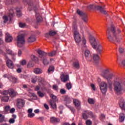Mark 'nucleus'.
<instances>
[{
    "label": "nucleus",
    "mask_w": 125,
    "mask_h": 125,
    "mask_svg": "<svg viewBox=\"0 0 125 125\" xmlns=\"http://www.w3.org/2000/svg\"><path fill=\"white\" fill-rule=\"evenodd\" d=\"M0 118H1L0 121L2 122L4 121V116H2V114H0Z\"/></svg>",
    "instance_id": "6e6d98bb"
},
{
    "label": "nucleus",
    "mask_w": 125,
    "mask_h": 125,
    "mask_svg": "<svg viewBox=\"0 0 125 125\" xmlns=\"http://www.w3.org/2000/svg\"><path fill=\"white\" fill-rule=\"evenodd\" d=\"M72 31L76 42L80 43V42H82V37H81V34H80V32H79V30H78L77 22L76 21L73 22Z\"/></svg>",
    "instance_id": "20e7f679"
},
{
    "label": "nucleus",
    "mask_w": 125,
    "mask_h": 125,
    "mask_svg": "<svg viewBox=\"0 0 125 125\" xmlns=\"http://www.w3.org/2000/svg\"><path fill=\"white\" fill-rule=\"evenodd\" d=\"M65 101H71V99L68 97H65Z\"/></svg>",
    "instance_id": "338daca9"
},
{
    "label": "nucleus",
    "mask_w": 125,
    "mask_h": 125,
    "mask_svg": "<svg viewBox=\"0 0 125 125\" xmlns=\"http://www.w3.org/2000/svg\"><path fill=\"white\" fill-rule=\"evenodd\" d=\"M12 82L13 83H16L17 82V79L14 77H12Z\"/></svg>",
    "instance_id": "603ef678"
},
{
    "label": "nucleus",
    "mask_w": 125,
    "mask_h": 125,
    "mask_svg": "<svg viewBox=\"0 0 125 125\" xmlns=\"http://www.w3.org/2000/svg\"><path fill=\"white\" fill-rule=\"evenodd\" d=\"M15 112V109L14 108H12L10 110V113H14Z\"/></svg>",
    "instance_id": "052dcab7"
},
{
    "label": "nucleus",
    "mask_w": 125,
    "mask_h": 125,
    "mask_svg": "<svg viewBox=\"0 0 125 125\" xmlns=\"http://www.w3.org/2000/svg\"><path fill=\"white\" fill-rule=\"evenodd\" d=\"M60 93L61 94H65L66 93V90L65 89H61Z\"/></svg>",
    "instance_id": "3c124183"
},
{
    "label": "nucleus",
    "mask_w": 125,
    "mask_h": 125,
    "mask_svg": "<svg viewBox=\"0 0 125 125\" xmlns=\"http://www.w3.org/2000/svg\"><path fill=\"white\" fill-rule=\"evenodd\" d=\"M73 66L76 69H80V62H79V61H77L73 62Z\"/></svg>",
    "instance_id": "b1692460"
},
{
    "label": "nucleus",
    "mask_w": 125,
    "mask_h": 125,
    "mask_svg": "<svg viewBox=\"0 0 125 125\" xmlns=\"http://www.w3.org/2000/svg\"><path fill=\"white\" fill-rule=\"evenodd\" d=\"M89 116H90L91 118L93 119V120H95V119H96V116L94 115V114L92 113V112H89Z\"/></svg>",
    "instance_id": "58836bf2"
},
{
    "label": "nucleus",
    "mask_w": 125,
    "mask_h": 125,
    "mask_svg": "<svg viewBox=\"0 0 125 125\" xmlns=\"http://www.w3.org/2000/svg\"><path fill=\"white\" fill-rule=\"evenodd\" d=\"M124 48H122V47H120L119 48V52L120 53H124Z\"/></svg>",
    "instance_id": "4d7b16f0"
},
{
    "label": "nucleus",
    "mask_w": 125,
    "mask_h": 125,
    "mask_svg": "<svg viewBox=\"0 0 125 125\" xmlns=\"http://www.w3.org/2000/svg\"><path fill=\"white\" fill-rule=\"evenodd\" d=\"M53 88L55 90H58V86H57V85H53Z\"/></svg>",
    "instance_id": "5fc2aeb1"
},
{
    "label": "nucleus",
    "mask_w": 125,
    "mask_h": 125,
    "mask_svg": "<svg viewBox=\"0 0 125 125\" xmlns=\"http://www.w3.org/2000/svg\"><path fill=\"white\" fill-rule=\"evenodd\" d=\"M125 114L124 113H120L119 116V121L121 123H123L125 121Z\"/></svg>",
    "instance_id": "bb28decb"
},
{
    "label": "nucleus",
    "mask_w": 125,
    "mask_h": 125,
    "mask_svg": "<svg viewBox=\"0 0 125 125\" xmlns=\"http://www.w3.org/2000/svg\"><path fill=\"white\" fill-rule=\"evenodd\" d=\"M37 53L39 54V57L40 58H42V57L45 55V52H44L43 51H42L41 50H38L37 51Z\"/></svg>",
    "instance_id": "412c9836"
},
{
    "label": "nucleus",
    "mask_w": 125,
    "mask_h": 125,
    "mask_svg": "<svg viewBox=\"0 0 125 125\" xmlns=\"http://www.w3.org/2000/svg\"><path fill=\"white\" fill-rule=\"evenodd\" d=\"M31 59L32 61H34L36 63H38V62H39V59L35 55L31 56Z\"/></svg>",
    "instance_id": "7c9ffc66"
},
{
    "label": "nucleus",
    "mask_w": 125,
    "mask_h": 125,
    "mask_svg": "<svg viewBox=\"0 0 125 125\" xmlns=\"http://www.w3.org/2000/svg\"><path fill=\"white\" fill-rule=\"evenodd\" d=\"M49 36H50V34H49V33H47L45 34V38H49Z\"/></svg>",
    "instance_id": "0e129e2a"
},
{
    "label": "nucleus",
    "mask_w": 125,
    "mask_h": 125,
    "mask_svg": "<svg viewBox=\"0 0 125 125\" xmlns=\"http://www.w3.org/2000/svg\"><path fill=\"white\" fill-rule=\"evenodd\" d=\"M88 9H97V10H99L102 14H104L105 17H108L109 16V14L107 12V11H105L104 10V8H103L101 6H95L94 5H90L87 6Z\"/></svg>",
    "instance_id": "39448f33"
},
{
    "label": "nucleus",
    "mask_w": 125,
    "mask_h": 125,
    "mask_svg": "<svg viewBox=\"0 0 125 125\" xmlns=\"http://www.w3.org/2000/svg\"><path fill=\"white\" fill-rule=\"evenodd\" d=\"M125 82L119 77H116L114 80L113 86L116 92L119 93L123 91V86L125 85Z\"/></svg>",
    "instance_id": "f03ea898"
},
{
    "label": "nucleus",
    "mask_w": 125,
    "mask_h": 125,
    "mask_svg": "<svg viewBox=\"0 0 125 125\" xmlns=\"http://www.w3.org/2000/svg\"><path fill=\"white\" fill-rule=\"evenodd\" d=\"M15 122V120L13 118H11L9 120V123L10 124H14Z\"/></svg>",
    "instance_id": "09e8293b"
},
{
    "label": "nucleus",
    "mask_w": 125,
    "mask_h": 125,
    "mask_svg": "<svg viewBox=\"0 0 125 125\" xmlns=\"http://www.w3.org/2000/svg\"><path fill=\"white\" fill-rule=\"evenodd\" d=\"M77 13H78V15H80V16H82V20L85 23H87L88 20L87 19V15L86 14H85V13L78 9L77 10Z\"/></svg>",
    "instance_id": "0eeeda50"
},
{
    "label": "nucleus",
    "mask_w": 125,
    "mask_h": 125,
    "mask_svg": "<svg viewBox=\"0 0 125 125\" xmlns=\"http://www.w3.org/2000/svg\"><path fill=\"white\" fill-rule=\"evenodd\" d=\"M88 102L89 104H94L95 103L94 99L89 98L88 99Z\"/></svg>",
    "instance_id": "79ce46f5"
},
{
    "label": "nucleus",
    "mask_w": 125,
    "mask_h": 125,
    "mask_svg": "<svg viewBox=\"0 0 125 125\" xmlns=\"http://www.w3.org/2000/svg\"><path fill=\"white\" fill-rule=\"evenodd\" d=\"M40 87L37 85L35 87V90H36V91H39V90H40Z\"/></svg>",
    "instance_id": "bf43d9fd"
},
{
    "label": "nucleus",
    "mask_w": 125,
    "mask_h": 125,
    "mask_svg": "<svg viewBox=\"0 0 125 125\" xmlns=\"http://www.w3.org/2000/svg\"><path fill=\"white\" fill-rule=\"evenodd\" d=\"M19 26L21 28H25L26 27V23L20 22Z\"/></svg>",
    "instance_id": "c03bdc74"
},
{
    "label": "nucleus",
    "mask_w": 125,
    "mask_h": 125,
    "mask_svg": "<svg viewBox=\"0 0 125 125\" xmlns=\"http://www.w3.org/2000/svg\"><path fill=\"white\" fill-rule=\"evenodd\" d=\"M89 116V112L88 111H84L82 114V117L84 120H87Z\"/></svg>",
    "instance_id": "f3484780"
},
{
    "label": "nucleus",
    "mask_w": 125,
    "mask_h": 125,
    "mask_svg": "<svg viewBox=\"0 0 125 125\" xmlns=\"http://www.w3.org/2000/svg\"><path fill=\"white\" fill-rule=\"evenodd\" d=\"M33 117H35V113H28V118H33Z\"/></svg>",
    "instance_id": "8fccbe9b"
},
{
    "label": "nucleus",
    "mask_w": 125,
    "mask_h": 125,
    "mask_svg": "<svg viewBox=\"0 0 125 125\" xmlns=\"http://www.w3.org/2000/svg\"><path fill=\"white\" fill-rule=\"evenodd\" d=\"M17 42L18 47H22L25 44V34H20L17 37Z\"/></svg>",
    "instance_id": "423d86ee"
},
{
    "label": "nucleus",
    "mask_w": 125,
    "mask_h": 125,
    "mask_svg": "<svg viewBox=\"0 0 125 125\" xmlns=\"http://www.w3.org/2000/svg\"><path fill=\"white\" fill-rule=\"evenodd\" d=\"M86 125H92V122L90 120H88L85 122Z\"/></svg>",
    "instance_id": "49530a36"
},
{
    "label": "nucleus",
    "mask_w": 125,
    "mask_h": 125,
    "mask_svg": "<svg viewBox=\"0 0 125 125\" xmlns=\"http://www.w3.org/2000/svg\"><path fill=\"white\" fill-rule=\"evenodd\" d=\"M66 87L68 90L71 89L72 88V84L70 83H67L66 84Z\"/></svg>",
    "instance_id": "a19ab883"
},
{
    "label": "nucleus",
    "mask_w": 125,
    "mask_h": 125,
    "mask_svg": "<svg viewBox=\"0 0 125 125\" xmlns=\"http://www.w3.org/2000/svg\"><path fill=\"white\" fill-rule=\"evenodd\" d=\"M6 52H7V53H8V54H9V55H11V56H12V59H15L14 58V56H15V55H16V54L13 53V52H12V51H11V50H10L8 48H6Z\"/></svg>",
    "instance_id": "a211bd4d"
},
{
    "label": "nucleus",
    "mask_w": 125,
    "mask_h": 125,
    "mask_svg": "<svg viewBox=\"0 0 125 125\" xmlns=\"http://www.w3.org/2000/svg\"><path fill=\"white\" fill-rule=\"evenodd\" d=\"M27 68H32L34 67V63L32 62H29L27 64Z\"/></svg>",
    "instance_id": "ea45409f"
},
{
    "label": "nucleus",
    "mask_w": 125,
    "mask_h": 125,
    "mask_svg": "<svg viewBox=\"0 0 125 125\" xmlns=\"http://www.w3.org/2000/svg\"><path fill=\"white\" fill-rule=\"evenodd\" d=\"M24 104H25V102L23 100L21 99L17 100V106L19 109H21V108L24 107Z\"/></svg>",
    "instance_id": "9b49d317"
},
{
    "label": "nucleus",
    "mask_w": 125,
    "mask_h": 125,
    "mask_svg": "<svg viewBox=\"0 0 125 125\" xmlns=\"http://www.w3.org/2000/svg\"><path fill=\"white\" fill-rule=\"evenodd\" d=\"M73 104L78 110H80V109H81V102L78 100L74 99L73 100Z\"/></svg>",
    "instance_id": "4468645a"
},
{
    "label": "nucleus",
    "mask_w": 125,
    "mask_h": 125,
    "mask_svg": "<svg viewBox=\"0 0 125 125\" xmlns=\"http://www.w3.org/2000/svg\"><path fill=\"white\" fill-rule=\"evenodd\" d=\"M3 19L4 20V23H6L7 21H8V18L6 16H4L3 17Z\"/></svg>",
    "instance_id": "de8ad7c7"
},
{
    "label": "nucleus",
    "mask_w": 125,
    "mask_h": 125,
    "mask_svg": "<svg viewBox=\"0 0 125 125\" xmlns=\"http://www.w3.org/2000/svg\"><path fill=\"white\" fill-rule=\"evenodd\" d=\"M83 50H85L84 56L86 60L89 62H90L91 60H92V56H91L90 51H89L88 49H84Z\"/></svg>",
    "instance_id": "6e6552de"
},
{
    "label": "nucleus",
    "mask_w": 125,
    "mask_h": 125,
    "mask_svg": "<svg viewBox=\"0 0 125 125\" xmlns=\"http://www.w3.org/2000/svg\"><path fill=\"white\" fill-rule=\"evenodd\" d=\"M36 16L38 22H42V17L40 15V14L36 13Z\"/></svg>",
    "instance_id": "a878e982"
},
{
    "label": "nucleus",
    "mask_w": 125,
    "mask_h": 125,
    "mask_svg": "<svg viewBox=\"0 0 125 125\" xmlns=\"http://www.w3.org/2000/svg\"><path fill=\"white\" fill-rule=\"evenodd\" d=\"M100 89L102 93H106L107 91V83L103 82L100 84Z\"/></svg>",
    "instance_id": "1a4fd4ad"
},
{
    "label": "nucleus",
    "mask_w": 125,
    "mask_h": 125,
    "mask_svg": "<svg viewBox=\"0 0 125 125\" xmlns=\"http://www.w3.org/2000/svg\"><path fill=\"white\" fill-rule=\"evenodd\" d=\"M28 4L29 5H31V4H33V0H30L28 2Z\"/></svg>",
    "instance_id": "774afa93"
},
{
    "label": "nucleus",
    "mask_w": 125,
    "mask_h": 125,
    "mask_svg": "<svg viewBox=\"0 0 125 125\" xmlns=\"http://www.w3.org/2000/svg\"><path fill=\"white\" fill-rule=\"evenodd\" d=\"M110 73V70L109 69H105L102 72L101 75L102 77L104 78L105 79H106L107 77H108V75H109Z\"/></svg>",
    "instance_id": "2eb2a0df"
},
{
    "label": "nucleus",
    "mask_w": 125,
    "mask_h": 125,
    "mask_svg": "<svg viewBox=\"0 0 125 125\" xmlns=\"http://www.w3.org/2000/svg\"><path fill=\"white\" fill-rule=\"evenodd\" d=\"M51 72H54V66L53 65L50 66L48 69V74L50 73Z\"/></svg>",
    "instance_id": "2f4dec72"
},
{
    "label": "nucleus",
    "mask_w": 125,
    "mask_h": 125,
    "mask_svg": "<svg viewBox=\"0 0 125 125\" xmlns=\"http://www.w3.org/2000/svg\"><path fill=\"white\" fill-rule=\"evenodd\" d=\"M56 55V51H52L49 53H48V56L52 57Z\"/></svg>",
    "instance_id": "72a5a7b5"
},
{
    "label": "nucleus",
    "mask_w": 125,
    "mask_h": 125,
    "mask_svg": "<svg viewBox=\"0 0 125 125\" xmlns=\"http://www.w3.org/2000/svg\"><path fill=\"white\" fill-rule=\"evenodd\" d=\"M49 32L50 36H55V35L57 34L56 31H54L53 30L49 31Z\"/></svg>",
    "instance_id": "4c0bfd02"
},
{
    "label": "nucleus",
    "mask_w": 125,
    "mask_h": 125,
    "mask_svg": "<svg viewBox=\"0 0 125 125\" xmlns=\"http://www.w3.org/2000/svg\"><path fill=\"white\" fill-rule=\"evenodd\" d=\"M83 47H82V49L84 50V49H86V46L85 45V44L86 43V40H85V39H83Z\"/></svg>",
    "instance_id": "f704fd0d"
},
{
    "label": "nucleus",
    "mask_w": 125,
    "mask_h": 125,
    "mask_svg": "<svg viewBox=\"0 0 125 125\" xmlns=\"http://www.w3.org/2000/svg\"><path fill=\"white\" fill-rule=\"evenodd\" d=\"M35 74H42V70L40 68H36L34 70Z\"/></svg>",
    "instance_id": "e433bc0d"
},
{
    "label": "nucleus",
    "mask_w": 125,
    "mask_h": 125,
    "mask_svg": "<svg viewBox=\"0 0 125 125\" xmlns=\"http://www.w3.org/2000/svg\"><path fill=\"white\" fill-rule=\"evenodd\" d=\"M60 79L62 83H66L69 81V75L62 73L61 75Z\"/></svg>",
    "instance_id": "9d476101"
},
{
    "label": "nucleus",
    "mask_w": 125,
    "mask_h": 125,
    "mask_svg": "<svg viewBox=\"0 0 125 125\" xmlns=\"http://www.w3.org/2000/svg\"><path fill=\"white\" fill-rule=\"evenodd\" d=\"M28 114H30L32 113V112H33V109L32 108H29L28 111H27Z\"/></svg>",
    "instance_id": "e2e57ef3"
},
{
    "label": "nucleus",
    "mask_w": 125,
    "mask_h": 125,
    "mask_svg": "<svg viewBox=\"0 0 125 125\" xmlns=\"http://www.w3.org/2000/svg\"><path fill=\"white\" fill-rule=\"evenodd\" d=\"M90 42L95 49H96L97 52L99 54H101L103 51V46L100 44L99 41L96 40L94 37H91L90 39Z\"/></svg>",
    "instance_id": "7ed1b4c3"
},
{
    "label": "nucleus",
    "mask_w": 125,
    "mask_h": 125,
    "mask_svg": "<svg viewBox=\"0 0 125 125\" xmlns=\"http://www.w3.org/2000/svg\"><path fill=\"white\" fill-rule=\"evenodd\" d=\"M37 93L40 97H43L44 96V94L41 92V91H38Z\"/></svg>",
    "instance_id": "a18cd8bd"
},
{
    "label": "nucleus",
    "mask_w": 125,
    "mask_h": 125,
    "mask_svg": "<svg viewBox=\"0 0 125 125\" xmlns=\"http://www.w3.org/2000/svg\"><path fill=\"white\" fill-rule=\"evenodd\" d=\"M14 10H15V9H11L9 10V11H11V12L9 14V16H8V17L10 18V20H11V18L13 17V15L14 14V12L13 11H14Z\"/></svg>",
    "instance_id": "cd10ccee"
},
{
    "label": "nucleus",
    "mask_w": 125,
    "mask_h": 125,
    "mask_svg": "<svg viewBox=\"0 0 125 125\" xmlns=\"http://www.w3.org/2000/svg\"><path fill=\"white\" fill-rule=\"evenodd\" d=\"M21 54H22V51H21V50H19L18 52V56H21Z\"/></svg>",
    "instance_id": "69168bd1"
},
{
    "label": "nucleus",
    "mask_w": 125,
    "mask_h": 125,
    "mask_svg": "<svg viewBox=\"0 0 125 125\" xmlns=\"http://www.w3.org/2000/svg\"><path fill=\"white\" fill-rule=\"evenodd\" d=\"M27 42H36V37L34 35L31 36L28 38Z\"/></svg>",
    "instance_id": "aec40b11"
},
{
    "label": "nucleus",
    "mask_w": 125,
    "mask_h": 125,
    "mask_svg": "<svg viewBox=\"0 0 125 125\" xmlns=\"http://www.w3.org/2000/svg\"><path fill=\"white\" fill-rule=\"evenodd\" d=\"M4 110L5 112H8L10 110V106L9 105H7L4 107Z\"/></svg>",
    "instance_id": "37998d69"
},
{
    "label": "nucleus",
    "mask_w": 125,
    "mask_h": 125,
    "mask_svg": "<svg viewBox=\"0 0 125 125\" xmlns=\"http://www.w3.org/2000/svg\"><path fill=\"white\" fill-rule=\"evenodd\" d=\"M50 97L51 98H52V100L54 102H56V101H58V99H57V97H56L55 95L54 94H50Z\"/></svg>",
    "instance_id": "c756f323"
},
{
    "label": "nucleus",
    "mask_w": 125,
    "mask_h": 125,
    "mask_svg": "<svg viewBox=\"0 0 125 125\" xmlns=\"http://www.w3.org/2000/svg\"><path fill=\"white\" fill-rule=\"evenodd\" d=\"M50 122L51 123H59L60 122V120L55 117H51L50 119Z\"/></svg>",
    "instance_id": "5701e85b"
},
{
    "label": "nucleus",
    "mask_w": 125,
    "mask_h": 125,
    "mask_svg": "<svg viewBox=\"0 0 125 125\" xmlns=\"http://www.w3.org/2000/svg\"><path fill=\"white\" fill-rule=\"evenodd\" d=\"M93 59L94 62H96V61H98L100 59V57L97 54H93Z\"/></svg>",
    "instance_id": "393cba45"
},
{
    "label": "nucleus",
    "mask_w": 125,
    "mask_h": 125,
    "mask_svg": "<svg viewBox=\"0 0 125 125\" xmlns=\"http://www.w3.org/2000/svg\"><path fill=\"white\" fill-rule=\"evenodd\" d=\"M6 65L9 68V69H14V63L11 60L8 59L6 61Z\"/></svg>",
    "instance_id": "f8f14e48"
},
{
    "label": "nucleus",
    "mask_w": 125,
    "mask_h": 125,
    "mask_svg": "<svg viewBox=\"0 0 125 125\" xmlns=\"http://www.w3.org/2000/svg\"><path fill=\"white\" fill-rule=\"evenodd\" d=\"M44 107L46 109V110H48L49 109V107H48V105H47L46 104H44Z\"/></svg>",
    "instance_id": "13d9d810"
},
{
    "label": "nucleus",
    "mask_w": 125,
    "mask_h": 125,
    "mask_svg": "<svg viewBox=\"0 0 125 125\" xmlns=\"http://www.w3.org/2000/svg\"><path fill=\"white\" fill-rule=\"evenodd\" d=\"M42 63L44 65H48L49 62L46 58H43Z\"/></svg>",
    "instance_id": "473e14b6"
},
{
    "label": "nucleus",
    "mask_w": 125,
    "mask_h": 125,
    "mask_svg": "<svg viewBox=\"0 0 125 125\" xmlns=\"http://www.w3.org/2000/svg\"><path fill=\"white\" fill-rule=\"evenodd\" d=\"M122 31L119 28L116 30L114 25H111L107 28L106 30L107 39L110 42L115 43V42H120L122 41V36L120 35Z\"/></svg>",
    "instance_id": "f257e3e1"
},
{
    "label": "nucleus",
    "mask_w": 125,
    "mask_h": 125,
    "mask_svg": "<svg viewBox=\"0 0 125 125\" xmlns=\"http://www.w3.org/2000/svg\"><path fill=\"white\" fill-rule=\"evenodd\" d=\"M50 105L51 107L52 108V109H53L54 110H56V109H57L56 103H55V102H54L53 101H50Z\"/></svg>",
    "instance_id": "6ab92c4d"
},
{
    "label": "nucleus",
    "mask_w": 125,
    "mask_h": 125,
    "mask_svg": "<svg viewBox=\"0 0 125 125\" xmlns=\"http://www.w3.org/2000/svg\"><path fill=\"white\" fill-rule=\"evenodd\" d=\"M91 86L92 89H93V90H95V85H94V84H91Z\"/></svg>",
    "instance_id": "680f3d73"
},
{
    "label": "nucleus",
    "mask_w": 125,
    "mask_h": 125,
    "mask_svg": "<svg viewBox=\"0 0 125 125\" xmlns=\"http://www.w3.org/2000/svg\"><path fill=\"white\" fill-rule=\"evenodd\" d=\"M21 64L22 65H26V64H27V62H26L25 60H23L21 62Z\"/></svg>",
    "instance_id": "864d4df0"
},
{
    "label": "nucleus",
    "mask_w": 125,
    "mask_h": 125,
    "mask_svg": "<svg viewBox=\"0 0 125 125\" xmlns=\"http://www.w3.org/2000/svg\"><path fill=\"white\" fill-rule=\"evenodd\" d=\"M12 36L8 33H6L5 42H12Z\"/></svg>",
    "instance_id": "dca6fc26"
},
{
    "label": "nucleus",
    "mask_w": 125,
    "mask_h": 125,
    "mask_svg": "<svg viewBox=\"0 0 125 125\" xmlns=\"http://www.w3.org/2000/svg\"><path fill=\"white\" fill-rule=\"evenodd\" d=\"M2 100L4 102H8V100H9V97L5 96L2 98Z\"/></svg>",
    "instance_id": "c9c22d12"
},
{
    "label": "nucleus",
    "mask_w": 125,
    "mask_h": 125,
    "mask_svg": "<svg viewBox=\"0 0 125 125\" xmlns=\"http://www.w3.org/2000/svg\"><path fill=\"white\" fill-rule=\"evenodd\" d=\"M16 1H17V0H6L5 3L6 4H13Z\"/></svg>",
    "instance_id": "c85d7f7f"
},
{
    "label": "nucleus",
    "mask_w": 125,
    "mask_h": 125,
    "mask_svg": "<svg viewBox=\"0 0 125 125\" xmlns=\"http://www.w3.org/2000/svg\"><path fill=\"white\" fill-rule=\"evenodd\" d=\"M8 92L11 98H13V97H15L18 94L17 92L13 89H9L8 90Z\"/></svg>",
    "instance_id": "ddd939ff"
},
{
    "label": "nucleus",
    "mask_w": 125,
    "mask_h": 125,
    "mask_svg": "<svg viewBox=\"0 0 125 125\" xmlns=\"http://www.w3.org/2000/svg\"><path fill=\"white\" fill-rule=\"evenodd\" d=\"M114 77L115 78V79H116V78H117V77H116L115 76V75H114V74L110 73V74H108V75H107L106 78H105V79L107 80V81H109V80H112V79H113V78H114Z\"/></svg>",
    "instance_id": "4be33fe9"
}]
</instances>
